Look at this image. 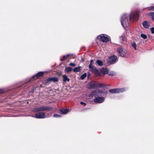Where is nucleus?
<instances>
[{"label":"nucleus","mask_w":154,"mask_h":154,"mask_svg":"<svg viewBox=\"0 0 154 154\" xmlns=\"http://www.w3.org/2000/svg\"><path fill=\"white\" fill-rule=\"evenodd\" d=\"M102 87V85L99 84L95 82H93L89 83L87 87L89 89L96 88H101Z\"/></svg>","instance_id":"2"},{"label":"nucleus","mask_w":154,"mask_h":154,"mask_svg":"<svg viewBox=\"0 0 154 154\" xmlns=\"http://www.w3.org/2000/svg\"><path fill=\"white\" fill-rule=\"evenodd\" d=\"M107 74L110 75H116V73L113 71L108 72Z\"/></svg>","instance_id":"21"},{"label":"nucleus","mask_w":154,"mask_h":154,"mask_svg":"<svg viewBox=\"0 0 154 154\" xmlns=\"http://www.w3.org/2000/svg\"><path fill=\"white\" fill-rule=\"evenodd\" d=\"M3 92H4V90L2 89H0V94L2 93H3Z\"/></svg>","instance_id":"35"},{"label":"nucleus","mask_w":154,"mask_h":154,"mask_svg":"<svg viewBox=\"0 0 154 154\" xmlns=\"http://www.w3.org/2000/svg\"><path fill=\"white\" fill-rule=\"evenodd\" d=\"M97 91H97L96 92H92L91 93V94L92 95H94V94H95L96 93H97Z\"/></svg>","instance_id":"36"},{"label":"nucleus","mask_w":154,"mask_h":154,"mask_svg":"<svg viewBox=\"0 0 154 154\" xmlns=\"http://www.w3.org/2000/svg\"><path fill=\"white\" fill-rule=\"evenodd\" d=\"M96 62L99 66H101L103 65V62L101 60H97Z\"/></svg>","instance_id":"22"},{"label":"nucleus","mask_w":154,"mask_h":154,"mask_svg":"<svg viewBox=\"0 0 154 154\" xmlns=\"http://www.w3.org/2000/svg\"><path fill=\"white\" fill-rule=\"evenodd\" d=\"M69 56V55H66L65 56H63V58L64 59H66Z\"/></svg>","instance_id":"33"},{"label":"nucleus","mask_w":154,"mask_h":154,"mask_svg":"<svg viewBox=\"0 0 154 154\" xmlns=\"http://www.w3.org/2000/svg\"><path fill=\"white\" fill-rule=\"evenodd\" d=\"M151 31L152 33H154V27H152L151 28Z\"/></svg>","instance_id":"29"},{"label":"nucleus","mask_w":154,"mask_h":154,"mask_svg":"<svg viewBox=\"0 0 154 154\" xmlns=\"http://www.w3.org/2000/svg\"><path fill=\"white\" fill-rule=\"evenodd\" d=\"M132 46L134 48V49L136 50V45L135 43H133L131 44Z\"/></svg>","instance_id":"27"},{"label":"nucleus","mask_w":154,"mask_h":154,"mask_svg":"<svg viewBox=\"0 0 154 154\" xmlns=\"http://www.w3.org/2000/svg\"><path fill=\"white\" fill-rule=\"evenodd\" d=\"M148 15L149 16L151 17L152 20L154 21V12L149 13Z\"/></svg>","instance_id":"19"},{"label":"nucleus","mask_w":154,"mask_h":154,"mask_svg":"<svg viewBox=\"0 0 154 154\" xmlns=\"http://www.w3.org/2000/svg\"><path fill=\"white\" fill-rule=\"evenodd\" d=\"M116 59V56H113L109 58L108 60V62L110 64H113L115 63Z\"/></svg>","instance_id":"10"},{"label":"nucleus","mask_w":154,"mask_h":154,"mask_svg":"<svg viewBox=\"0 0 154 154\" xmlns=\"http://www.w3.org/2000/svg\"><path fill=\"white\" fill-rule=\"evenodd\" d=\"M54 117L56 118L60 117V116L59 115L55 114L54 115Z\"/></svg>","instance_id":"28"},{"label":"nucleus","mask_w":154,"mask_h":154,"mask_svg":"<svg viewBox=\"0 0 154 154\" xmlns=\"http://www.w3.org/2000/svg\"><path fill=\"white\" fill-rule=\"evenodd\" d=\"M91 71L95 74L97 76L101 75V73L95 67H93L90 69Z\"/></svg>","instance_id":"9"},{"label":"nucleus","mask_w":154,"mask_h":154,"mask_svg":"<svg viewBox=\"0 0 154 154\" xmlns=\"http://www.w3.org/2000/svg\"><path fill=\"white\" fill-rule=\"evenodd\" d=\"M93 66H92V63H90L89 66V69L93 67Z\"/></svg>","instance_id":"31"},{"label":"nucleus","mask_w":154,"mask_h":154,"mask_svg":"<svg viewBox=\"0 0 154 154\" xmlns=\"http://www.w3.org/2000/svg\"><path fill=\"white\" fill-rule=\"evenodd\" d=\"M72 70V69L70 67H67L66 68L65 71L67 73L71 72Z\"/></svg>","instance_id":"20"},{"label":"nucleus","mask_w":154,"mask_h":154,"mask_svg":"<svg viewBox=\"0 0 154 154\" xmlns=\"http://www.w3.org/2000/svg\"><path fill=\"white\" fill-rule=\"evenodd\" d=\"M69 65L72 66H75V63H70Z\"/></svg>","instance_id":"30"},{"label":"nucleus","mask_w":154,"mask_h":154,"mask_svg":"<svg viewBox=\"0 0 154 154\" xmlns=\"http://www.w3.org/2000/svg\"><path fill=\"white\" fill-rule=\"evenodd\" d=\"M104 98L103 97H95L94 101L96 103H101L104 101Z\"/></svg>","instance_id":"8"},{"label":"nucleus","mask_w":154,"mask_h":154,"mask_svg":"<svg viewBox=\"0 0 154 154\" xmlns=\"http://www.w3.org/2000/svg\"><path fill=\"white\" fill-rule=\"evenodd\" d=\"M87 76V74L86 73H84L81 76V78L82 79H85Z\"/></svg>","instance_id":"23"},{"label":"nucleus","mask_w":154,"mask_h":154,"mask_svg":"<svg viewBox=\"0 0 154 154\" xmlns=\"http://www.w3.org/2000/svg\"><path fill=\"white\" fill-rule=\"evenodd\" d=\"M120 39L123 41H125L126 40V38L125 36H121L120 37Z\"/></svg>","instance_id":"24"},{"label":"nucleus","mask_w":154,"mask_h":154,"mask_svg":"<svg viewBox=\"0 0 154 154\" xmlns=\"http://www.w3.org/2000/svg\"><path fill=\"white\" fill-rule=\"evenodd\" d=\"M140 36L142 38H143V39H146L147 38L146 35L144 34H141L140 35Z\"/></svg>","instance_id":"25"},{"label":"nucleus","mask_w":154,"mask_h":154,"mask_svg":"<svg viewBox=\"0 0 154 154\" xmlns=\"http://www.w3.org/2000/svg\"><path fill=\"white\" fill-rule=\"evenodd\" d=\"M93 60H91L90 63H92V62H93Z\"/></svg>","instance_id":"37"},{"label":"nucleus","mask_w":154,"mask_h":154,"mask_svg":"<svg viewBox=\"0 0 154 154\" xmlns=\"http://www.w3.org/2000/svg\"><path fill=\"white\" fill-rule=\"evenodd\" d=\"M52 108L51 107L47 106H40L35 108L33 110L34 112H38L45 110H51Z\"/></svg>","instance_id":"5"},{"label":"nucleus","mask_w":154,"mask_h":154,"mask_svg":"<svg viewBox=\"0 0 154 154\" xmlns=\"http://www.w3.org/2000/svg\"><path fill=\"white\" fill-rule=\"evenodd\" d=\"M80 104L82 105H84V106H85L86 105V103H84L83 102H81L80 103Z\"/></svg>","instance_id":"32"},{"label":"nucleus","mask_w":154,"mask_h":154,"mask_svg":"<svg viewBox=\"0 0 154 154\" xmlns=\"http://www.w3.org/2000/svg\"><path fill=\"white\" fill-rule=\"evenodd\" d=\"M143 27L146 29H148L150 26V23L147 21H144L143 23Z\"/></svg>","instance_id":"12"},{"label":"nucleus","mask_w":154,"mask_h":154,"mask_svg":"<svg viewBox=\"0 0 154 154\" xmlns=\"http://www.w3.org/2000/svg\"><path fill=\"white\" fill-rule=\"evenodd\" d=\"M149 8V11H154V6H152L148 8Z\"/></svg>","instance_id":"26"},{"label":"nucleus","mask_w":154,"mask_h":154,"mask_svg":"<svg viewBox=\"0 0 154 154\" xmlns=\"http://www.w3.org/2000/svg\"><path fill=\"white\" fill-rule=\"evenodd\" d=\"M81 68L80 66L76 67L73 69V71L75 72H79L81 70Z\"/></svg>","instance_id":"17"},{"label":"nucleus","mask_w":154,"mask_h":154,"mask_svg":"<svg viewBox=\"0 0 154 154\" xmlns=\"http://www.w3.org/2000/svg\"><path fill=\"white\" fill-rule=\"evenodd\" d=\"M125 91V88H122L110 89L109 90V91L112 93H117L122 92Z\"/></svg>","instance_id":"7"},{"label":"nucleus","mask_w":154,"mask_h":154,"mask_svg":"<svg viewBox=\"0 0 154 154\" xmlns=\"http://www.w3.org/2000/svg\"><path fill=\"white\" fill-rule=\"evenodd\" d=\"M132 13H131L130 15H129V20H131V16H132Z\"/></svg>","instance_id":"34"},{"label":"nucleus","mask_w":154,"mask_h":154,"mask_svg":"<svg viewBox=\"0 0 154 154\" xmlns=\"http://www.w3.org/2000/svg\"><path fill=\"white\" fill-rule=\"evenodd\" d=\"M117 50L119 54L121 56L126 57L127 56V51L125 49L120 47L118 48Z\"/></svg>","instance_id":"3"},{"label":"nucleus","mask_w":154,"mask_h":154,"mask_svg":"<svg viewBox=\"0 0 154 154\" xmlns=\"http://www.w3.org/2000/svg\"><path fill=\"white\" fill-rule=\"evenodd\" d=\"M44 74V72H40L37 73L35 75L33 76L34 79H36L40 76H42Z\"/></svg>","instance_id":"11"},{"label":"nucleus","mask_w":154,"mask_h":154,"mask_svg":"<svg viewBox=\"0 0 154 154\" xmlns=\"http://www.w3.org/2000/svg\"><path fill=\"white\" fill-rule=\"evenodd\" d=\"M100 37V39L101 41L103 42H108L110 39L109 36L106 34H101L98 36Z\"/></svg>","instance_id":"6"},{"label":"nucleus","mask_w":154,"mask_h":154,"mask_svg":"<svg viewBox=\"0 0 154 154\" xmlns=\"http://www.w3.org/2000/svg\"><path fill=\"white\" fill-rule=\"evenodd\" d=\"M50 116V114L45 115L44 112H40L35 114V116H32L35 117L37 119H43Z\"/></svg>","instance_id":"4"},{"label":"nucleus","mask_w":154,"mask_h":154,"mask_svg":"<svg viewBox=\"0 0 154 154\" xmlns=\"http://www.w3.org/2000/svg\"><path fill=\"white\" fill-rule=\"evenodd\" d=\"M47 80L49 82H56L58 81V79L57 77L50 78H48Z\"/></svg>","instance_id":"14"},{"label":"nucleus","mask_w":154,"mask_h":154,"mask_svg":"<svg viewBox=\"0 0 154 154\" xmlns=\"http://www.w3.org/2000/svg\"><path fill=\"white\" fill-rule=\"evenodd\" d=\"M63 81L64 82L66 81L69 82L70 80L67 77L66 75H63Z\"/></svg>","instance_id":"18"},{"label":"nucleus","mask_w":154,"mask_h":154,"mask_svg":"<svg viewBox=\"0 0 154 154\" xmlns=\"http://www.w3.org/2000/svg\"><path fill=\"white\" fill-rule=\"evenodd\" d=\"M138 13L137 12L134 13L133 14L132 19L135 20H137L138 16Z\"/></svg>","instance_id":"15"},{"label":"nucleus","mask_w":154,"mask_h":154,"mask_svg":"<svg viewBox=\"0 0 154 154\" xmlns=\"http://www.w3.org/2000/svg\"><path fill=\"white\" fill-rule=\"evenodd\" d=\"M129 15L125 14L122 15L121 17V22L122 26L125 28L129 24L128 18Z\"/></svg>","instance_id":"1"},{"label":"nucleus","mask_w":154,"mask_h":154,"mask_svg":"<svg viewBox=\"0 0 154 154\" xmlns=\"http://www.w3.org/2000/svg\"><path fill=\"white\" fill-rule=\"evenodd\" d=\"M60 112L61 114H65L69 112V110L68 109H62L60 110Z\"/></svg>","instance_id":"13"},{"label":"nucleus","mask_w":154,"mask_h":154,"mask_svg":"<svg viewBox=\"0 0 154 154\" xmlns=\"http://www.w3.org/2000/svg\"><path fill=\"white\" fill-rule=\"evenodd\" d=\"M101 72L103 74H107L108 69L106 68H103L101 69Z\"/></svg>","instance_id":"16"}]
</instances>
